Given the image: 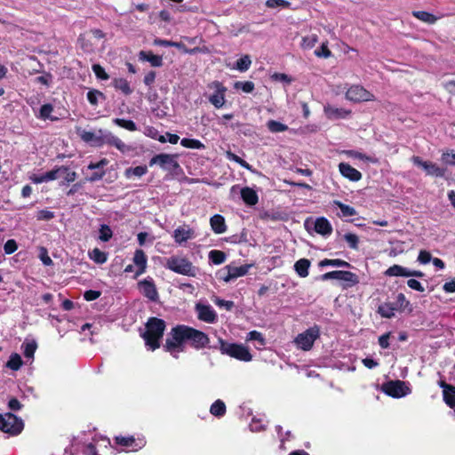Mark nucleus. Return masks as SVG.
Segmentation results:
<instances>
[{
	"instance_id": "1",
	"label": "nucleus",
	"mask_w": 455,
	"mask_h": 455,
	"mask_svg": "<svg viewBox=\"0 0 455 455\" xmlns=\"http://www.w3.org/2000/svg\"><path fill=\"white\" fill-rule=\"evenodd\" d=\"M189 342L190 346L200 350L206 347L210 339L206 333L185 324H178L172 328L169 337L164 344V349L173 355L184 351V345Z\"/></svg>"
},
{
	"instance_id": "2",
	"label": "nucleus",
	"mask_w": 455,
	"mask_h": 455,
	"mask_svg": "<svg viewBox=\"0 0 455 455\" xmlns=\"http://www.w3.org/2000/svg\"><path fill=\"white\" fill-rule=\"evenodd\" d=\"M165 328L164 320L154 316L148 318L146 323V331L141 337L152 351L160 347V340L164 336Z\"/></svg>"
},
{
	"instance_id": "3",
	"label": "nucleus",
	"mask_w": 455,
	"mask_h": 455,
	"mask_svg": "<svg viewBox=\"0 0 455 455\" xmlns=\"http://www.w3.org/2000/svg\"><path fill=\"white\" fill-rule=\"evenodd\" d=\"M220 350L221 354L228 355L243 362H250L252 355L249 349L242 344L228 343L222 339H219Z\"/></svg>"
},
{
	"instance_id": "4",
	"label": "nucleus",
	"mask_w": 455,
	"mask_h": 455,
	"mask_svg": "<svg viewBox=\"0 0 455 455\" xmlns=\"http://www.w3.org/2000/svg\"><path fill=\"white\" fill-rule=\"evenodd\" d=\"M24 429V421L12 412L0 414V430L12 436L19 435Z\"/></svg>"
},
{
	"instance_id": "5",
	"label": "nucleus",
	"mask_w": 455,
	"mask_h": 455,
	"mask_svg": "<svg viewBox=\"0 0 455 455\" xmlns=\"http://www.w3.org/2000/svg\"><path fill=\"white\" fill-rule=\"evenodd\" d=\"M166 267L177 274L195 277L197 268L187 258L172 256L167 259Z\"/></svg>"
},
{
	"instance_id": "6",
	"label": "nucleus",
	"mask_w": 455,
	"mask_h": 455,
	"mask_svg": "<svg viewBox=\"0 0 455 455\" xmlns=\"http://www.w3.org/2000/svg\"><path fill=\"white\" fill-rule=\"evenodd\" d=\"M320 337V328L318 325H314L313 327L308 328L302 333H299L296 339L295 342L298 347L301 348L304 351H308L312 348L315 341Z\"/></svg>"
},
{
	"instance_id": "7",
	"label": "nucleus",
	"mask_w": 455,
	"mask_h": 455,
	"mask_svg": "<svg viewBox=\"0 0 455 455\" xmlns=\"http://www.w3.org/2000/svg\"><path fill=\"white\" fill-rule=\"evenodd\" d=\"M381 390L388 396L401 398L411 393L410 387L403 380H389L382 384Z\"/></svg>"
},
{
	"instance_id": "8",
	"label": "nucleus",
	"mask_w": 455,
	"mask_h": 455,
	"mask_svg": "<svg viewBox=\"0 0 455 455\" xmlns=\"http://www.w3.org/2000/svg\"><path fill=\"white\" fill-rule=\"evenodd\" d=\"M176 158V155L161 153L154 156L149 160V166L159 165L164 170L174 172L180 168V164Z\"/></svg>"
},
{
	"instance_id": "9",
	"label": "nucleus",
	"mask_w": 455,
	"mask_h": 455,
	"mask_svg": "<svg viewBox=\"0 0 455 455\" xmlns=\"http://www.w3.org/2000/svg\"><path fill=\"white\" fill-rule=\"evenodd\" d=\"M138 289L148 301L157 303L159 302V293L154 280L151 277H147L138 283Z\"/></svg>"
},
{
	"instance_id": "10",
	"label": "nucleus",
	"mask_w": 455,
	"mask_h": 455,
	"mask_svg": "<svg viewBox=\"0 0 455 455\" xmlns=\"http://www.w3.org/2000/svg\"><path fill=\"white\" fill-rule=\"evenodd\" d=\"M346 98L353 102L373 101L375 96L361 85H352L346 92Z\"/></svg>"
},
{
	"instance_id": "11",
	"label": "nucleus",
	"mask_w": 455,
	"mask_h": 455,
	"mask_svg": "<svg viewBox=\"0 0 455 455\" xmlns=\"http://www.w3.org/2000/svg\"><path fill=\"white\" fill-rule=\"evenodd\" d=\"M411 160L415 165L423 168L427 175L444 177L446 173L445 168L439 167L436 164L430 161H423L420 156H413Z\"/></svg>"
},
{
	"instance_id": "12",
	"label": "nucleus",
	"mask_w": 455,
	"mask_h": 455,
	"mask_svg": "<svg viewBox=\"0 0 455 455\" xmlns=\"http://www.w3.org/2000/svg\"><path fill=\"white\" fill-rule=\"evenodd\" d=\"M209 87L215 89V92L209 97V101L216 108H222L226 102L225 93L227 92V88L219 81L212 82Z\"/></svg>"
},
{
	"instance_id": "13",
	"label": "nucleus",
	"mask_w": 455,
	"mask_h": 455,
	"mask_svg": "<svg viewBox=\"0 0 455 455\" xmlns=\"http://www.w3.org/2000/svg\"><path fill=\"white\" fill-rule=\"evenodd\" d=\"M115 443L132 451H138L145 445V442L141 439L136 440L133 436H122L117 435L114 438Z\"/></svg>"
},
{
	"instance_id": "14",
	"label": "nucleus",
	"mask_w": 455,
	"mask_h": 455,
	"mask_svg": "<svg viewBox=\"0 0 455 455\" xmlns=\"http://www.w3.org/2000/svg\"><path fill=\"white\" fill-rule=\"evenodd\" d=\"M197 317L199 320L208 323H213L217 321V314L210 305L196 304Z\"/></svg>"
},
{
	"instance_id": "15",
	"label": "nucleus",
	"mask_w": 455,
	"mask_h": 455,
	"mask_svg": "<svg viewBox=\"0 0 455 455\" xmlns=\"http://www.w3.org/2000/svg\"><path fill=\"white\" fill-rule=\"evenodd\" d=\"M323 112L325 116L330 120L345 119L351 115V110L336 108L330 104L324 106Z\"/></svg>"
},
{
	"instance_id": "16",
	"label": "nucleus",
	"mask_w": 455,
	"mask_h": 455,
	"mask_svg": "<svg viewBox=\"0 0 455 455\" xmlns=\"http://www.w3.org/2000/svg\"><path fill=\"white\" fill-rule=\"evenodd\" d=\"M250 267V265H242L239 267L227 266L228 273L225 276H222V279L228 283L240 276H243L248 273Z\"/></svg>"
},
{
	"instance_id": "17",
	"label": "nucleus",
	"mask_w": 455,
	"mask_h": 455,
	"mask_svg": "<svg viewBox=\"0 0 455 455\" xmlns=\"http://www.w3.org/2000/svg\"><path fill=\"white\" fill-rule=\"evenodd\" d=\"M339 170L341 175L350 181H359L362 179V173L347 163H340Z\"/></svg>"
},
{
	"instance_id": "18",
	"label": "nucleus",
	"mask_w": 455,
	"mask_h": 455,
	"mask_svg": "<svg viewBox=\"0 0 455 455\" xmlns=\"http://www.w3.org/2000/svg\"><path fill=\"white\" fill-rule=\"evenodd\" d=\"M172 236L177 243L182 244L188 240L194 238L195 231L188 227L180 226L174 230Z\"/></svg>"
},
{
	"instance_id": "19",
	"label": "nucleus",
	"mask_w": 455,
	"mask_h": 455,
	"mask_svg": "<svg viewBox=\"0 0 455 455\" xmlns=\"http://www.w3.org/2000/svg\"><path fill=\"white\" fill-rule=\"evenodd\" d=\"M133 262L137 266V270L135 273V277H137L142 275L147 268L148 259L145 252L142 250L139 249L135 251L133 256Z\"/></svg>"
},
{
	"instance_id": "20",
	"label": "nucleus",
	"mask_w": 455,
	"mask_h": 455,
	"mask_svg": "<svg viewBox=\"0 0 455 455\" xmlns=\"http://www.w3.org/2000/svg\"><path fill=\"white\" fill-rule=\"evenodd\" d=\"M241 198L243 203L249 206H254L259 202V196L257 192L249 187L243 188L241 189Z\"/></svg>"
},
{
	"instance_id": "21",
	"label": "nucleus",
	"mask_w": 455,
	"mask_h": 455,
	"mask_svg": "<svg viewBox=\"0 0 455 455\" xmlns=\"http://www.w3.org/2000/svg\"><path fill=\"white\" fill-rule=\"evenodd\" d=\"M212 230L215 234H223L227 231L225 218L220 214H215L210 219Z\"/></svg>"
},
{
	"instance_id": "22",
	"label": "nucleus",
	"mask_w": 455,
	"mask_h": 455,
	"mask_svg": "<svg viewBox=\"0 0 455 455\" xmlns=\"http://www.w3.org/2000/svg\"><path fill=\"white\" fill-rule=\"evenodd\" d=\"M315 231L322 235H330L332 232V227L326 218L320 217L315 220Z\"/></svg>"
},
{
	"instance_id": "23",
	"label": "nucleus",
	"mask_w": 455,
	"mask_h": 455,
	"mask_svg": "<svg viewBox=\"0 0 455 455\" xmlns=\"http://www.w3.org/2000/svg\"><path fill=\"white\" fill-rule=\"evenodd\" d=\"M139 58L141 60L148 61L152 67L159 68L163 66V57L154 54L151 51H140Z\"/></svg>"
},
{
	"instance_id": "24",
	"label": "nucleus",
	"mask_w": 455,
	"mask_h": 455,
	"mask_svg": "<svg viewBox=\"0 0 455 455\" xmlns=\"http://www.w3.org/2000/svg\"><path fill=\"white\" fill-rule=\"evenodd\" d=\"M104 144H108L116 148L122 153H125L131 150V147L127 146L124 142H123L118 137L109 134L103 138Z\"/></svg>"
},
{
	"instance_id": "25",
	"label": "nucleus",
	"mask_w": 455,
	"mask_h": 455,
	"mask_svg": "<svg viewBox=\"0 0 455 455\" xmlns=\"http://www.w3.org/2000/svg\"><path fill=\"white\" fill-rule=\"evenodd\" d=\"M311 262L307 259H300L297 260L294 264V270L300 277H307L309 274L308 269L310 267Z\"/></svg>"
},
{
	"instance_id": "26",
	"label": "nucleus",
	"mask_w": 455,
	"mask_h": 455,
	"mask_svg": "<svg viewBox=\"0 0 455 455\" xmlns=\"http://www.w3.org/2000/svg\"><path fill=\"white\" fill-rule=\"evenodd\" d=\"M80 137L84 142H91L92 145L97 147L102 146L104 144L103 137L96 136L92 132L84 130L80 133Z\"/></svg>"
},
{
	"instance_id": "27",
	"label": "nucleus",
	"mask_w": 455,
	"mask_h": 455,
	"mask_svg": "<svg viewBox=\"0 0 455 455\" xmlns=\"http://www.w3.org/2000/svg\"><path fill=\"white\" fill-rule=\"evenodd\" d=\"M77 177V174L76 172L71 171L68 166L61 165L60 166V178L63 179V180L60 182V185H68L71 182H74Z\"/></svg>"
},
{
	"instance_id": "28",
	"label": "nucleus",
	"mask_w": 455,
	"mask_h": 455,
	"mask_svg": "<svg viewBox=\"0 0 455 455\" xmlns=\"http://www.w3.org/2000/svg\"><path fill=\"white\" fill-rule=\"evenodd\" d=\"M53 109V106L51 103H45L41 106L37 117L42 120L58 121L59 118L57 116H52Z\"/></svg>"
},
{
	"instance_id": "29",
	"label": "nucleus",
	"mask_w": 455,
	"mask_h": 455,
	"mask_svg": "<svg viewBox=\"0 0 455 455\" xmlns=\"http://www.w3.org/2000/svg\"><path fill=\"white\" fill-rule=\"evenodd\" d=\"M395 310H397V307L390 302H385L378 307V313L384 318H392L395 316Z\"/></svg>"
},
{
	"instance_id": "30",
	"label": "nucleus",
	"mask_w": 455,
	"mask_h": 455,
	"mask_svg": "<svg viewBox=\"0 0 455 455\" xmlns=\"http://www.w3.org/2000/svg\"><path fill=\"white\" fill-rule=\"evenodd\" d=\"M112 84L116 90L121 91L124 95H130L132 92V89L125 78H115Z\"/></svg>"
},
{
	"instance_id": "31",
	"label": "nucleus",
	"mask_w": 455,
	"mask_h": 455,
	"mask_svg": "<svg viewBox=\"0 0 455 455\" xmlns=\"http://www.w3.org/2000/svg\"><path fill=\"white\" fill-rule=\"evenodd\" d=\"M411 14L416 19L427 24H435L437 20V17L426 11H413Z\"/></svg>"
},
{
	"instance_id": "32",
	"label": "nucleus",
	"mask_w": 455,
	"mask_h": 455,
	"mask_svg": "<svg viewBox=\"0 0 455 455\" xmlns=\"http://www.w3.org/2000/svg\"><path fill=\"white\" fill-rule=\"evenodd\" d=\"M226 404L225 403L220 400V399H218L216 400L212 405H211V408H210V412L215 416V417H218V418H220V417H223L225 414H226Z\"/></svg>"
},
{
	"instance_id": "33",
	"label": "nucleus",
	"mask_w": 455,
	"mask_h": 455,
	"mask_svg": "<svg viewBox=\"0 0 455 455\" xmlns=\"http://www.w3.org/2000/svg\"><path fill=\"white\" fill-rule=\"evenodd\" d=\"M333 205L337 206L340 210V217H352L357 214L354 207L345 204L340 201L334 200Z\"/></svg>"
},
{
	"instance_id": "34",
	"label": "nucleus",
	"mask_w": 455,
	"mask_h": 455,
	"mask_svg": "<svg viewBox=\"0 0 455 455\" xmlns=\"http://www.w3.org/2000/svg\"><path fill=\"white\" fill-rule=\"evenodd\" d=\"M148 172V167L146 165H139L136 167H129L124 171V176L128 179L132 176L142 177Z\"/></svg>"
},
{
	"instance_id": "35",
	"label": "nucleus",
	"mask_w": 455,
	"mask_h": 455,
	"mask_svg": "<svg viewBox=\"0 0 455 455\" xmlns=\"http://www.w3.org/2000/svg\"><path fill=\"white\" fill-rule=\"evenodd\" d=\"M100 99L102 100H106V95L102 92L97 89H91L87 92V100L92 106H98Z\"/></svg>"
},
{
	"instance_id": "36",
	"label": "nucleus",
	"mask_w": 455,
	"mask_h": 455,
	"mask_svg": "<svg viewBox=\"0 0 455 455\" xmlns=\"http://www.w3.org/2000/svg\"><path fill=\"white\" fill-rule=\"evenodd\" d=\"M407 270L408 268L402 267L400 265H393L389 267L386 272L385 275L387 276H404L407 277Z\"/></svg>"
},
{
	"instance_id": "37",
	"label": "nucleus",
	"mask_w": 455,
	"mask_h": 455,
	"mask_svg": "<svg viewBox=\"0 0 455 455\" xmlns=\"http://www.w3.org/2000/svg\"><path fill=\"white\" fill-rule=\"evenodd\" d=\"M22 363L21 356L17 353H12L6 363V367L12 371H18L22 366Z\"/></svg>"
},
{
	"instance_id": "38",
	"label": "nucleus",
	"mask_w": 455,
	"mask_h": 455,
	"mask_svg": "<svg viewBox=\"0 0 455 455\" xmlns=\"http://www.w3.org/2000/svg\"><path fill=\"white\" fill-rule=\"evenodd\" d=\"M397 307V310L404 311L408 308L409 312L412 311L410 301L406 299L403 293H399L396 296V301L394 304Z\"/></svg>"
},
{
	"instance_id": "39",
	"label": "nucleus",
	"mask_w": 455,
	"mask_h": 455,
	"mask_svg": "<svg viewBox=\"0 0 455 455\" xmlns=\"http://www.w3.org/2000/svg\"><path fill=\"white\" fill-rule=\"evenodd\" d=\"M320 267H350V263L347 262L346 260L340 259H324L319 262Z\"/></svg>"
},
{
	"instance_id": "40",
	"label": "nucleus",
	"mask_w": 455,
	"mask_h": 455,
	"mask_svg": "<svg viewBox=\"0 0 455 455\" xmlns=\"http://www.w3.org/2000/svg\"><path fill=\"white\" fill-rule=\"evenodd\" d=\"M90 259L97 264H103L108 260V254L99 248H94L89 252Z\"/></svg>"
},
{
	"instance_id": "41",
	"label": "nucleus",
	"mask_w": 455,
	"mask_h": 455,
	"mask_svg": "<svg viewBox=\"0 0 455 455\" xmlns=\"http://www.w3.org/2000/svg\"><path fill=\"white\" fill-rule=\"evenodd\" d=\"M226 253L220 250H212L209 252V259L214 265H220L226 260Z\"/></svg>"
},
{
	"instance_id": "42",
	"label": "nucleus",
	"mask_w": 455,
	"mask_h": 455,
	"mask_svg": "<svg viewBox=\"0 0 455 455\" xmlns=\"http://www.w3.org/2000/svg\"><path fill=\"white\" fill-rule=\"evenodd\" d=\"M180 145L184 148L193 149H203L205 148V146L199 140L189 138H183L180 140Z\"/></svg>"
},
{
	"instance_id": "43",
	"label": "nucleus",
	"mask_w": 455,
	"mask_h": 455,
	"mask_svg": "<svg viewBox=\"0 0 455 455\" xmlns=\"http://www.w3.org/2000/svg\"><path fill=\"white\" fill-rule=\"evenodd\" d=\"M251 65V60L249 55H244L238 59L235 63V68L241 72L247 71Z\"/></svg>"
},
{
	"instance_id": "44",
	"label": "nucleus",
	"mask_w": 455,
	"mask_h": 455,
	"mask_svg": "<svg viewBox=\"0 0 455 455\" xmlns=\"http://www.w3.org/2000/svg\"><path fill=\"white\" fill-rule=\"evenodd\" d=\"M234 88L236 90H242L246 93H251L253 92L255 85L251 81H237L234 84Z\"/></svg>"
},
{
	"instance_id": "45",
	"label": "nucleus",
	"mask_w": 455,
	"mask_h": 455,
	"mask_svg": "<svg viewBox=\"0 0 455 455\" xmlns=\"http://www.w3.org/2000/svg\"><path fill=\"white\" fill-rule=\"evenodd\" d=\"M114 123L121 128L126 129L130 132L137 131V125L132 120H126L123 118L114 119Z\"/></svg>"
},
{
	"instance_id": "46",
	"label": "nucleus",
	"mask_w": 455,
	"mask_h": 455,
	"mask_svg": "<svg viewBox=\"0 0 455 455\" xmlns=\"http://www.w3.org/2000/svg\"><path fill=\"white\" fill-rule=\"evenodd\" d=\"M268 130L272 132H282L288 129V126L275 120H269L267 124Z\"/></svg>"
},
{
	"instance_id": "47",
	"label": "nucleus",
	"mask_w": 455,
	"mask_h": 455,
	"mask_svg": "<svg viewBox=\"0 0 455 455\" xmlns=\"http://www.w3.org/2000/svg\"><path fill=\"white\" fill-rule=\"evenodd\" d=\"M226 156L228 160L238 164L243 168H245L247 170H251V166L245 160H243V158H241L235 153H233L231 151H227Z\"/></svg>"
},
{
	"instance_id": "48",
	"label": "nucleus",
	"mask_w": 455,
	"mask_h": 455,
	"mask_svg": "<svg viewBox=\"0 0 455 455\" xmlns=\"http://www.w3.org/2000/svg\"><path fill=\"white\" fill-rule=\"evenodd\" d=\"M348 283L349 286H354L359 283L358 275L350 271H343L341 280Z\"/></svg>"
},
{
	"instance_id": "49",
	"label": "nucleus",
	"mask_w": 455,
	"mask_h": 455,
	"mask_svg": "<svg viewBox=\"0 0 455 455\" xmlns=\"http://www.w3.org/2000/svg\"><path fill=\"white\" fill-rule=\"evenodd\" d=\"M99 238L102 242H108L113 236V231L109 226L103 224L100 228Z\"/></svg>"
},
{
	"instance_id": "50",
	"label": "nucleus",
	"mask_w": 455,
	"mask_h": 455,
	"mask_svg": "<svg viewBox=\"0 0 455 455\" xmlns=\"http://www.w3.org/2000/svg\"><path fill=\"white\" fill-rule=\"evenodd\" d=\"M23 355L27 358H31L34 356V354L36 350L37 345L36 341L23 343Z\"/></svg>"
},
{
	"instance_id": "51",
	"label": "nucleus",
	"mask_w": 455,
	"mask_h": 455,
	"mask_svg": "<svg viewBox=\"0 0 455 455\" xmlns=\"http://www.w3.org/2000/svg\"><path fill=\"white\" fill-rule=\"evenodd\" d=\"M344 239L348 243V246L353 250L358 249L359 237L353 233H347L344 235Z\"/></svg>"
},
{
	"instance_id": "52",
	"label": "nucleus",
	"mask_w": 455,
	"mask_h": 455,
	"mask_svg": "<svg viewBox=\"0 0 455 455\" xmlns=\"http://www.w3.org/2000/svg\"><path fill=\"white\" fill-rule=\"evenodd\" d=\"M92 71L94 72L96 77L100 80H108L109 78L108 74L106 72L105 68L100 64L92 65Z\"/></svg>"
},
{
	"instance_id": "53",
	"label": "nucleus",
	"mask_w": 455,
	"mask_h": 455,
	"mask_svg": "<svg viewBox=\"0 0 455 455\" xmlns=\"http://www.w3.org/2000/svg\"><path fill=\"white\" fill-rule=\"evenodd\" d=\"M36 220H51L55 217V213L50 210L44 209L40 210L36 212Z\"/></svg>"
},
{
	"instance_id": "54",
	"label": "nucleus",
	"mask_w": 455,
	"mask_h": 455,
	"mask_svg": "<svg viewBox=\"0 0 455 455\" xmlns=\"http://www.w3.org/2000/svg\"><path fill=\"white\" fill-rule=\"evenodd\" d=\"M266 5L268 8L283 7L289 8L291 3L287 0H267Z\"/></svg>"
},
{
	"instance_id": "55",
	"label": "nucleus",
	"mask_w": 455,
	"mask_h": 455,
	"mask_svg": "<svg viewBox=\"0 0 455 455\" xmlns=\"http://www.w3.org/2000/svg\"><path fill=\"white\" fill-rule=\"evenodd\" d=\"M318 37L316 35L305 36L302 38L301 46L306 49H310L317 43Z\"/></svg>"
},
{
	"instance_id": "56",
	"label": "nucleus",
	"mask_w": 455,
	"mask_h": 455,
	"mask_svg": "<svg viewBox=\"0 0 455 455\" xmlns=\"http://www.w3.org/2000/svg\"><path fill=\"white\" fill-rule=\"evenodd\" d=\"M247 340H256L259 343L260 346L265 345V339L261 332L258 331H251L247 334Z\"/></svg>"
},
{
	"instance_id": "57",
	"label": "nucleus",
	"mask_w": 455,
	"mask_h": 455,
	"mask_svg": "<svg viewBox=\"0 0 455 455\" xmlns=\"http://www.w3.org/2000/svg\"><path fill=\"white\" fill-rule=\"evenodd\" d=\"M443 399L451 409H455V393L451 391L443 392Z\"/></svg>"
},
{
	"instance_id": "58",
	"label": "nucleus",
	"mask_w": 455,
	"mask_h": 455,
	"mask_svg": "<svg viewBox=\"0 0 455 455\" xmlns=\"http://www.w3.org/2000/svg\"><path fill=\"white\" fill-rule=\"evenodd\" d=\"M343 270H333L321 275L323 281L336 279L341 280Z\"/></svg>"
},
{
	"instance_id": "59",
	"label": "nucleus",
	"mask_w": 455,
	"mask_h": 455,
	"mask_svg": "<svg viewBox=\"0 0 455 455\" xmlns=\"http://www.w3.org/2000/svg\"><path fill=\"white\" fill-rule=\"evenodd\" d=\"M172 47H176L177 49L182 51L185 53L195 54L198 52L200 50L198 47H195L193 49H188L182 42H174Z\"/></svg>"
},
{
	"instance_id": "60",
	"label": "nucleus",
	"mask_w": 455,
	"mask_h": 455,
	"mask_svg": "<svg viewBox=\"0 0 455 455\" xmlns=\"http://www.w3.org/2000/svg\"><path fill=\"white\" fill-rule=\"evenodd\" d=\"M441 160L448 165H455V153L451 150L443 153Z\"/></svg>"
},
{
	"instance_id": "61",
	"label": "nucleus",
	"mask_w": 455,
	"mask_h": 455,
	"mask_svg": "<svg viewBox=\"0 0 455 455\" xmlns=\"http://www.w3.org/2000/svg\"><path fill=\"white\" fill-rule=\"evenodd\" d=\"M18 249V244L14 239H9L4 245V251L6 254H12Z\"/></svg>"
},
{
	"instance_id": "62",
	"label": "nucleus",
	"mask_w": 455,
	"mask_h": 455,
	"mask_svg": "<svg viewBox=\"0 0 455 455\" xmlns=\"http://www.w3.org/2000/svg\"><path fill=\"white\" fill-rule=\"evenodd\" d=\"M46 182L60 178V166L56 167L44 173Z\"/></svg>"
},
{
	"instance_id": "63",
	"label": "nucleus",
	"mask_w": 455,
	"mask_h": 455,
	"mask_svg": "<svg viewBox=\"0 0 455 455\" xmlns=\"http://www.w3.org/2000/svg\"><path fill=\"white\" fill-rule=\"evenodd\" d=\"M108 164V160L107 158H102L97 163H90L87 166L90 170H103L105 166Z\"/></svg>"
},
{
	"instance_id": "64",
	"label": "nucleus",
	"mask_w": 455,
	"mask_h": 455,
	"mask_svg": "<svg viewBox=\"0 0 455 455\" xmlns=\"http://www.w3.org/2000/svg\"><path fill=\"white\" fill-rule=\"evenodd\" d=\"M315 54L317 56V57H320V58H329L331 55V50L328 48L327 44H323L320 47V49L316 50L315 52Z\"/></svg>"
}]
</instances>
